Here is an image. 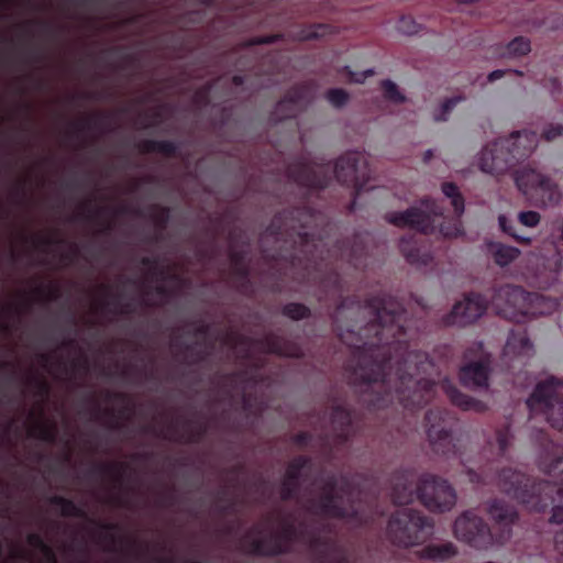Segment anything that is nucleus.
Returning <instances> with one entry per match:
<instances>
[{
    "label": "nucleus",
    "instance_id": "1",
    "mask_svg": "<svg viewBox=\"0 0 563 563\" xmlns=\"http://www.w3.org/2000/svg\"><path fill=\"white\" fill-rule=\"evenodd\" d=\"M313 221L314 210L306 205L277 212L264 231V236L284 242L273 258L303 269V277L317 287L318 301L340 299L331 316L333 331L350 349L347 379L360 389L368 409L396 402L409 411L424 407L437 391L435 382L427 377L434 364L426 352L409 350L402 302L385 292L364 302L355 296L343 297V280L327 262L324 242L305 231Z\"/></svg>",
    "mask_w": 563,
    "mask_h": 563
},
{
    "label": "nucleus",
    "instance_id": "2",
    "mask_svg": "<svg viewBox=\"0 0 563 563\" xmlns=\"http://www.w3.org/2000/svg\"><path fill=\"white\" fill-rule=\"evenodd\" d=\"M540 435L547 442V448L551 446L558 454L553 459L544 456L540 462L541 468L553 478V482L537 481L512 468H503L494 477L485 471L478 473L468 470V477L472 483L483 485L496 481L503 493L525 505L531 511L542 512L552 507L550 521L560 525L563 523V456L560 455L562 450L542 430ZM554 548L563 556V528L555 533Z\"/></svg>",
    "mask_w": 563,
    "mask_h": 563
},
{
    "label": "nucleus",
    "instance_id": "3",
    "mask_svg": "<svg viewBox=\"0 0 563 563\" xmlns=\"http://www.w3.org/2000/svg\"><path fill=\"white\" fill-rule=\"evenodd\" d=\"M378 497L375 482L364 475L329 474L320 485V493L307 499L305 509L313 516L347 519L366 526L373 518V505Z\"/></svg>",
    "mask_w": 563,
    "mask_h": 563
},
{
    "label": "nucleus",
    "instance_id": "4",
    "mask_svg": "<svg viewBox=\"0 0 563 563\" xmlns=\"http://www.w3.org/2000/svg\"><path fill=\"white\" fill-rule=\"evenodd\" d=\"M488 303L499 316L517 323L526 321L529 316L551 313L558 306L556 300L537 292H527L520 286L506 284L492 289L489 300L482 294L470 292L453 306L444 318V323L459 327L471 324L485 313Z\"/></svg>",
    "mask_w": 563,
    "mask_h": 563
},
{
    "label": "nucleus",
    "instance_id": "5",
    "mask_svg": "<svg viewBox=\"0 0 563 563\" xmlns=\"http://www.w3.org/2000/svg\"><path fill=\"white\" fill-rule=\"evenodd\" d=\"M287 175L291 181L307 190L327 188L333 175L338 183L352 188L353 199L350 202V211L355 209L356 197L371 188L367 186L371 168L363 154L356 151L346 152L333 166L331 163L317 164L301 157L288 165Z\"/></svg>",
    "mask_w": 563,
    "mask_h": 563
},
{
    "label": "nucleus",
    "instance_id": "6",
    "mask_svg": "<svg viewBox=\"0 0 563 563\" xmlns=\"http://www.w3.org/2000/svg\"><path fill=\"white\" fill-rule=\"evenodd\" d=\"M487 512L494 521L495 532L484 519L473 510H467L459 516L454 522L453 531L456 539L470 547L485 550L494 544L503 545L511 537L512 526L518 519L514 506L501 499H493L488 503Z\"/></svg>",
    "mask_w": 563,
    "mask_h": 563
},
{
    "label": "nucleus",
    "instance_id": "7",
    "mask_svg": "<svg viewBox=\"0 0 563 563\" xmlns=\"http://www.w3.org/2000/svg\"><path fill=\"white\" fill-rule=\"evenodd\" d=\"M413 481V473L409 470L393 473L390 483L394 504L407 505L417 497L430 511L445 512L454 507L456 493L446 479L426 473L420 476L416 488Z\"/></svg>",
    "mask_w": 563,
    "mask_h": 563
},
{
    "label": "nucleus",
    "instance_id": "8",
    "mask_svg": "<svg viewBox=\"0 0 563 563\" xmlns=\"http://www.w3.org/2000/svg\"><path fill=\"white\" fill-rule=\"evenodd\" d=\"M421 207H410L405 211L390 212L386 219L398 228H409L415 232L405 235L399 242V250L408 263L428 265L432 257L422 249L423 235L432 233L435 229V218L443 216V208L432 198H423Z\"/></svg>",
    "mask_w": 563,
    "mask_h": 563
},
{
    "label": "nucleus",
    "instance_id": "9",
    "mask_svg": "<svg viewBox=\"0 0 563 563\" xmlns=\"http://www.w3.org/2000/svg\"><path fill=\"white\" fill-rule=\"evenodd\" d=\"M537 132L523 130L510 134L509 137L498 139L482 151L479 167L484 173L500 175L528 157L538 146Z\"/></svg>",
    "mask_w": 563,
    "mask_h": 563
},
{
    "label": "nucleus",
    "instance_id": "10",
    "mask_svg": "<svg viewBox=\"0 0 563 563\" xmlns=\"http://www.w3.org/2000/svg\"><path fill=\"white\" fill-rule=\"evenodd\" d=\"M432 529V521L421 511L402 508L388 520L387 536L394 544L408 548L424 541Z\"/></svg>",
    "mask_w": 563,
    "mask_h": 563
},
{
    "label": "nucleus",
    "instance_id": "11",
    "mask_svg": "<svg viewBox=\"0 0 563 563\" xmlns=\"http://www.w3.org/2000/svg\"><path fill=\"white\" fill-rule=\"evenodd\" d=\"M527 407L531 418L541 413L553 429L563 431V380L550 377L538 383Z\"/></svg>",
    "mask_w": 563,
    "mask_h": 563
},
{
    "label": "nucleus",
    "instance_id": "12",
    "mask_svg": "<svg viewBox=\"0 0 563 563\" xmlns=\"http://www.w3.org/2000/svg\"><path fill=\"white\" fill-rule=\"evenodd\" d=\"M424 423L427 437L431 450L439 455H461L460 441L455 437V418L448 410L440 408L430 409L426 412Z\"/></svg>",
    "mask_w": 563,
    "mask_h": 563
},
{
    "label": "nucleus",
    "instance_id": "13",
    "mask_svg": "<svg viewBox=\"0 0 563 563\" xmlns=\"http://www.w3.org/2000/svg\"><path fill=\"white\" fill-rule=\"evenodd\" d=\"M354 419V411L346 406L335 405L332 407L331 432L320 438L321 452L325 457L331 459L336 452L347 446L356 430Z\"/></svg>",
    "mask_w": 563,
    "mask_h": 563
},
{
    "label": "nucleus",
    "instance_id": "14",
    "mask_svg": "<svg viewBox=\"0 0 563 563\" xmlns=\"http://www.w3.org/2000/svg\"><path fill=\"white\" fill-rule=\"evenodd\" d=\"M515 183L525 196H530L540 206L553 207L559 205L562 199L559 185L550 177L534 169L518 172Z\"/></svg>",
    "mask_w": 563,
    "mask_h": 563
},
{
    "label": "nucleus",
    "instance_id": "15",
    "mask_svg": "<svg viewBox=\"0 0 563 563\" xmlns=\"http://www.w3.org/2000/svg\"><path fill=\"white\" fill-rule=\"evenodd\" d=\"M308 533L298 529L291 520H285L278 533L251 540L247 553L255 556L274 558L290 552L291 544L299 536Z\"/></svg>",
    "mask_w": 563,
    "mask_h": 563
},
{
    "label": "nucleus",
    "instance_id": "16",
    "mask_svg": "<svg viewBox=\"0 0 563 563\" xmlns=\"http://www.w3.org/2000/svg\"><path fill=\"white\" fill-rule=\"evenodd\" d=\"M235 344L250 345L253 340L246 335H238L233 338ZM264 352L284 357L300 358L303 353L301 346L274 332L266 333L263 338L254 341Z\"/></svg>",
    "mask_w": 563,
    "mask_h": 563
},
{
    "label": "nucleus",
    "instance_id": "17",
    "mask_svg": "<svg viewBox=\"0 0 563 563\" xmlns=\"http://www.w3.org/2000/svg\"><path fill=\"white\" fill-rule=\"evenodd\" d=\"M442 192L446 198L451 199V205L454 210V218H443L442 222L440 223V233L444 238H457L464 233L461 221V217L465 210L464 198L460 192L459 187L454 183H443Z\"/></svg>",
    "mask_w": 563,
    "mask_h": 563
},
{
    "label": "nucleus",
    "instance_id": "18",
    "mask_svg": "<svg viewBox=\"0 0 563 563\" xmlns=\"http://www.w3.org/2000/svg\"><path fill=\"white\" fill-rule=\"evenodd\" d=\"M309 545L318 563H351L347 550L332 538L311 532Z\"/></svg>",
    "mask_w": 563,
    "mask_h": 563
},
{
    "label": "nucleus",
    "instance_id": "19",
    "mask_svg": "<svg viewBox=\"0 0 563 563\" xmlns=\"http://www.w3.org/2000/svg\"><path fill=\"white\" fill-rule=\"evenodd\" d=\"M309 100V89L303 85L291 87L279 100L271 114V120L279 122L295 118Z\"/></svg>",
    "mask_w": 563,
    "mask_h": 563
},
{
    "label": "nucleus",
    "instance_id": "20",
    "mask_svg": "<svg viewBox=\"0 0 563 563\" xmlns=\"http://www.w3.org/2000/svg\"><path fill=\"white\" fill-rule=\"evenodd\" d=\"M310 466L311 459L306 455H298L288 463L280 485V499L283 501H289L298 498L302 472Z\"/></svg>",
    "mask_w": 563,
    "mask_h": 563
},
{
    "label": "nucleus",
    "instance_id": "21",
    "mask_svg": "<svg viewBox=\"0 0 563 563\" xmlns=\"http://www.w3.org/2000/svg\"><path fill=\"white\" fill-rule=\"evenodd\" d=\"M490 366L488 360H479L465 364L460 369V380L465 387H488Z\"/></svg>",
    "mask_w": 563,
    "mask_h": 563
},
{
    "label": "nucleus",
    "instance_id": "22",
    "mask_svg": "<svg viewBox=\"0 0 563 563\" xmlns=\"http://www.w3.org/2000/svg\"><path fill=\"white\" fill-rule=\"evenodd\" d=\"M417 554L422 560L432 562H446L459 554V549L451 541L441 543L431 542L421 548Z\"/></svg>",
    "mask_w": 563,
    "mask_h": 563
},
{
    "label": "nucleus",
    "instance_id": "23",
    "mask_svg": "<svg viewBox=\"0 0 563 563\" xmlns=\"http://www.w3.org/2000/svg\"><path fill=\"white\" fill-rule=\"evenodd\" d=\"M532 350L533 345L526 330H511L504 346V356H527Z\"/></svg>",
    "mask_w": 563,
    "mask_h": 563
},
{
    "label": "nucleus",
    "instance_id": "24",
    "mask_svg": "<svg viewBox=\"0 0 563 563\" xmlns=\"http://www.w3.org/2000/svg\"><path fill=\"white\" fill-rule=\"evenodd\" d=\"M441 388L450 399V401L463 409V410H474V411H483L485 409V405L466 394H463L455 385H453L450 380L445 379L441 384Z\"/></svg>",
    "mask_w": 563,
    "mask_h": 563
},
{
    "label": "nucleus",
    "instance_id": "25",
    "mask_svg": "<svg viewBox=\"0 0 563 563\" xmlns=\"http://www.w3.org/2000/svg\"><path fill=\"white\" fill-rule=\"evenodd\" d=\"M199 343L188 344L178 340L172 341V346L179 349L184 354V362L189 365H198L206 362L211 355L213 343H203L202 347H197Z\"/></svg>",
    "mask_w": 563,
    "mask_h": 563
},
{
    "label": "nucleus",
    "instance_id": "26",
    "mask_svg": "<svg viewBox=\"0 0 563 563\" xmlns=\"http://www.w3.org/2000/svg\"><path fill=\"white\" fill-rule=\"evenodd\" d=\"M335 249V252H340L341 257L346 258L354 267L363 265L362 258L366 253L357 235L354 236L352 245H350V241H339Z\"/></svg>",
    "mask_w": 563,
    "mask_h": 563
},
{
    "label": "nucleus",
    "instance_id": "27",
    "mask_svg": "<svg viewBox=\"0 0 563 563\" xmlns=\"http://www.w3.org/2000/svg\"><path fill=\"white\" fill-rule=\"evenodd\" d=\"M137 148L143 154L159 153L167 157H175L178 153V144L168 140H144Z\"/></svg>",
    "mask_w": 563,
    "mask_h": 563
},
{
    "label": "nucleus",
    "instance_id": "28",
    "mask_svg": "<svg viewBox=\"0 0 563 563\" xmlns=\"http://www.w3.org/2000/svg\"><path fill=\"white\" fill-rule=\"evenodd\" d=\"M48 501L53 506L60 507L62 516L64 517L88 518L85 509L69 498L55 495Z\"/></svg>",
    "mask_w": 563,
    "mask_h": 563
},
{
    "label": "nucleus",
    "instance_id": "29",
    "mask_svg": "<svg viewBox=\"0 0 563 563\" xmlns=\"http://www.w3.org/2000/svg\"><path fill=\"white\" fill-rule=\"evenodd\" d=\"M490 251L494 257V262L500 267L509 265L520 254V251L517 247L500 243L493 245Z\"/></svg>",
    "mask_w": 563,
    "mask_h": 563
},
{
    "label": "nucleus",
    "instance_id": "30",
    "mask_svg": "<svg viewBox=\"0 0 563 563\" xmlns=\"http://www.w3.org/2000/svg\"><path fill=\"white\" fill-rule=\"evenodd\" d=\"M128 468L124 463H102L92 466L88 471V475L91 477L97 476H113L117 481L122 479L123 472Z\"/></svg>",
    "mask_w": 563,
    "mask_h": 563
},
{
    "label": "nucleus",
    "instance_id": "31",
    "mask_svg": "<svg viewBox=\"0 0 563 563\" xmlns=\"http://www.w3.org/2000/svg\"><path fill=\"white\" fill-rule=\"evenodd\" d=\"M530 51V40L525 36H516L503 48L499 55L503 57H520L529 54Z\"/></svg>",
    "mask_w": 563,
    "mask_h": 563
},
{
    "label": "nucleus",
    "instance_id": "32",
    "mask_svg": "<svg viewBox=\"0 0 563 563\" xmlns=\"http://www.w3.org/2000/svg\"><path fill=\"white\" fill-rule=\"evenodd\" d=\"M282 313L290 320L300 321L311 317V309L301 302H288L282 308Z\"/></svg>",
    "mask_w": 563,
    "mask_h": 563
},
{
    "label": "nucleus",
    "instance_id": "33",
    "mask_svg": "<svg viewBox=\"0 0 563 563\" xmlns=\"http://www.w3.org/2000/svg\"><path fill=\"white\" fill-rule=\"evenodd\" d=\"M29 435L52 444L56 442L57 429L55 424L37 423L30 429Z\"/></svg>",
    "mask_w": 563,
    "mask_h": 563
},
{
    "label": "nucleus",
    "instance_id": "34",
    "mask_svg": "<svg viewBox=\"0 0 563 563\" xmlns=\"http://www.w3.org/2000/svg\"><path fill=\"white\" fill-rule=\"evenodd\" d=\"M333 32V27L325 23H316L305 26L299 32V38L302 41L317 40Z\"/></svg>",
    "mask_w": 563,
    "mask_h": 563
},
{
    "label": "nucleus",
    "instance_id": "35",
    "mask_svg": "<svg viewBox=\"0 0 563 563\" xmlns=\"http://www.w3.org/2000/svg\"><path fill=\"white\" fill-rule=\"evenodd\" d=\"M498 222L501 231L511 236L517 242L521 244H529L531 242V239L529 236L519 234L516 231L515 224L510 220H508L506 216H499Z\"/></svg>",
    "mask_w": 563,
    "mask_h": 563
},
{
    "label": "nucleus",
    "instance_id": "36",
    "mask_svg": "<svg viewBox=\"0 0 563 563\" xmlns=\"http://www.w3.org/2000/svg\"><path fill=\"white\" fill-rule=\"evenodd\" d=\"M512 439V434L510 431V426H504L496 431V442H497V455L504 456L510 445Z\"/></svg>",
    "mask_w": 563,
    "mask_h": 563
},
{
    "label": "nucleus",
    "instance_id": "37",
    "mask_svg": "<svg viewBox=\"0 0 563 563\" xmlns=\"http://www.w3.org/2000/svg\"><path fill=\"white\" fill-rule=\"evenodd\" d=\"M153 213L151 214L152 220L155 222L159 230L166 229L170 220V208L159 205L152 206Z\"/></svg>",
    "mask_w": 563,
    "mask_h": 563
},
{
    "label": "nucleus",
    "instance_id": "38",
    "mask_svg": "<svg viewBox=\"0 0 563 563\" xmlns=\"http://www.w3.org/2000/svg\"><path fill=\"white\" fill-rule=\"evenodd\" d=\"M325 98L334 108H342L347 103L350 95L342 88H331Z\"/></svg>",
    "mask_w": 563,
    "mask_h": 563
},
{
    "label": "nucleus",
    "instance_id": "39",
    "mask_svg": "<svg viewBox=\"0 0 563 563\" xmlns=\"http://www.w3.org/2000/svg\"><path fill=\"white\" fill-rule=\"evenodd\" d=\"M382 88L385 99L395 103H401L405 101V97L400 93L397 85L394 81L389 79L383 80Z\"/></svg>",
    "mask_w": 563,
    "mask_h": 563
},
{
    "label": "nucleus",
    "instance_id": "40",
    "mask_svg": "<svg viewBox=\"0 0 563 563\" xmlns=\"http://www.w3.org/2000/svg\"><path fill=\"white\" fill-rule=\"evenodd\" d=\"M34 294L37 297L45 299L46 301H55L59 299L62 296L60 289L56 285H49L47 287H36L34 289Z\"/></svg>",
    "mask_w": 563,
    "mask_h": 563
},
{
    "label": "nucleus",
    "instance_id": "41",
    "mask_svg": "<svg viewBox=\"0 0 563 563\" xmlns=\"http://www.w3.org/2000/svg\"><path fill=\"white\" fill-rule=\"evenodd\" d=\"M104 119L106 115L103 113H97L95 115L84 119L80 122L74 123V126L77 131L81 132L84 130L99 128L103 123Z\"/></svg>",
    "mask_w": 563,
    "mask_h": 563
},
{
    "label": "nucleus",
    "instance_id": "42",
    "mask_svg": "<svg viewBox=\"0 0 563 563\" xmlns=\"http://www.w3.org/2000/svg\"><path fill=\"white\" fill-rule=\"evenodd\" d=\"M397 29L407 35H412L419 32V24L409 15H404L399 19Z\"/></svg>",
    "mask_w": 563,
    "mask_h": 563
},
{
    "label": "nucleus",
    "instance_id": "43",
    "mask_svg": "<svg viewBox=\"0 0 563 563\" xmlns=\"http://www.w3.org/2000/svg\"><path fill=\"white\" fill-rule=\"evenodd\" d=\"M541 220L540 213L537 211H521L518 214V221L520 224L527 228H536Z\"/></svg>",
    "mask_w": 563,
    "mask_h": 563
},
{
    "label": "nucleus",
    "instance_id": "44",
    "mask_svg": "<svg viewBox=\"0 0 563 563\" xmlns=\"http://www.w3.org/2000/svg\"><path fill=\"white\" fill-rule=\"evenodd\" d=\"M234 274L240 279V287L243 291H246L249 288H251V280L249 278L250 276V269L246 266V264L241 266H235Z\"/></svg>",
    "mask_w": 563,
    "mask_h": 563
},
{
    "label": "nucleus",
    "instance_id": "45",
    "mask_svg": "<svg viewBox=\"0 0 563 563\" xmlns=\"http://www.w3.org/2000/svg\"><path fill=\"white\" fill-rule=\"evenodd\" d=\"M461 101L460 97H453L446 99L441 107V112L435 114L434 119L437 121H446L449 113L455 108V106Z\"/></svg>",
    "mask_w": 563,
    "mask_h": 563
},
{
    "label": "nucleus",
    "instance_id": "46",
    "mask_svg": "<svg viewBox=\"0 0 563 563\" xmlns=\"http://www.w3.org/2000/svg\"><path fill=\"white\" fill-rule=\"evenodd\" d=\"M207 433L206 423H196L186 438L188 443H198Z\"/></svg>",
    "mask_w": 563,
    "mask_h": 563
},
{
    "label": "nucleus",
    "instance_id": "47",
    "mask_svg": "<svg viewBox=\"0 0 563 563\" xmlns=\"http://www.w3.org/2000/svg\"><path fill=\"white\" fill-rule=\"evenodd\" d=\"M343 70L349 75V79L352 82L362 84L366 80V78L373 76L375 71L373 69H367L361 73L352 71L349 66H344Z\"/></svg>",
    "mask_w": 563,
    "mask_h": 563
},
{
    "label": "nucleus",
    "instance_id": "48",
    "mask_svg": "<svg viewBox=\"0 0 563 563\" xmlns=\"http://www.w3.org/2000/svg\"><path fill=\"white\" fill-rule=\"evenodd\" d=\"M563 135V124H550L543 132L542 137L547 141H553L559 136Z\"/></svg>",
    "mask_w": 563,
    "mask_h": 563
},
{
    "label": "nucleus",
    "instance_id": "49",
    "mask_svg": "<svg viewBox=\"0 0 563 563\" xmlns=\"http://www.w3.org/2000/svg\"><path fill=\"white\" fill-rule=\"evenodd\" d=\"M311 441L312 434L308 431H300L292 437V442L300 448H307L311 445Z\"/></svg>",
    "mask_w": 563,
    "mask_h": 563
},
{
    "label": "nucleus",
    "instance_id": "50",
    "mask_svg": "<svg viewBox=\"0 0 563 563\" xmlns=\"http://www.w3.org/2000/svg\"><path fill=\"white\" fill-rule=\"evenodd\" d=\"M229 256H230L231 263L233 264V267L241 266V265L245 264L246 252L244 250H236V249L232 247Z\"/></svg>",
    "mask_w": 563,
    "mask_h": 563
},
{
    "label": "nucleus",
    "instance_id": "51",
    "mask_svg": "<svg viewBox=\"0 0 563 563\" xmlns=\"http://www.w3.org/2000/svg\"><path fill=\"white\" fill-rule=\"evenodd\" d=\"M36 387V394L43 398H47L51 393L49 384L42 378H32Z\"/></svg>",
    "mask_w": 563,
    "mask_h": 563
},
{
    "label": "nucleus",
    "instance_id": "52",
    "mask_svg": "<svg viewBox=\"0 0 563 563\" xmlns=\"http://www.w3.org/2000/svg\"><path fill=\"white\" fill-rule=\"evenodd\" d=\"M26 542L29 545L38 549L40 551L47 544L43 537L36 532L27 534Z\"/></svg>",
    "mask_w": 563,
    "mask_h": 563
},
{
    "label": "nucleus",
    "instance_id": "53",
    "mask_svg": "<svg viewBox=\"0 0 563 563\" xmlns=\"http://www.w3.org/2000/svg\"><path fill=\"white\" fill-rule=\"evenodd\" d=\"M99 527L107 532L103 534V538L111 543H115L117 537L111 532L119 530V526L117 523H100Z\"/></svg>",
    "mask_w": 563,
    "mask_h": 563
},
{
    "label": "nucleus",
    "instance_id": "54",
    "mask_svg": "<svg viewBox=\"0 0 563 563\" xmlns=\"http://www.w3.org/2000/svg\"><path fill=\"white\" fill-rule=\"evenodd\" d=\"M119 299H120V296H118L113 302H108L107 305L108 306L109 305L120 306L119 313H121V314H130L135 311V308H134V305L132 301L120 303Z\"/></svg>",
    "mask_w": 563,
    "mask_h": 563
},
{
    "label": "nucleus",
    "instance_id": "55",
    "mask_svg": "<svg viewBox=\"0 0 563 563\" xmlns=\"http://www.w3.org/2000/svg\"><path fill=\"white\" fill-rule=\"evenodd\" d=\"M507 73H514V74H516V75H518V76H522V71H520V70H511V69H506V70H504V69H496V70L492 71V73L488 75L487 79H488V81L494 82V81H496V80H498V79L503 78Z\"/></svg>",
    "mask_w": 563,
    "mask_h": 563
},
{
    "label": "nucleus",
    "instance_id": "56",
    "mask_svg": "<svg viewBox=\"0 0 563 563\" xmlns=\"http://www.w3.org/2000/svg\"><path fill=\"white\" fill-rule=\"evenodd\" d=\"M41 552L43 553L47 563H57V555L48 543L41 550Z\"/></svg>",
    "mask_w": 563,
    "mask_h": 563
},
{
    "label": "nucleus",
    "instance_id": "57",
    "mask_svg": "<svg viewBox=\"0 0 563 563\" xmlns=\"http://www.w3.org/2000/svg\"><path fill=\"white\" fill-rule=\"evenodd\" d=\"M210 324L200 321L198 325L195 328V335L206 338L210 332Z\"/></svg>",
    "mask_w": 563,
    "mask_h": 563
},
{
    "label": "nucleus",
    "instance_id": "58",
    "mask_svg": "<svg viewBox=\"0 0 563 563\" xmlns=\"http://www.w3.org/2000/svg\"><path fill=\"white\" fill-rule=\"evenodd\" d=\"M209 89L203 88L198 90L195 93V101L198 103L207 104L209 102V96H208Z\"/></svg>",
    "mask_w": 563,
    "mask_h": 563
},
{
    "label": "nucleus",
    "instance_id": "59",
    "mask_svg": "<svg viewBox=\"0 0 563 563\" xmlns=\"http://www.w3.org/2000/svg\"><path fill=\"white\" fill-rule=\"evenodd\" d=\"M247 373L246 372H232V373H229L225 378L231 383H235L238 380H241V379H244L246 377Z\"/></svg>",
    "mask_w": 563,
    "mask_h": 563
},
{
    "label": "nucleus",
    "instance_id": "60",
    "mask_svg": "<svg viewBox=\"0 0 563 563\" xmlns=\"http://www.w3.org/2000/svg\"><path fill=\"white\" fill-rule=\"evenodd\" d=\"M176 501V496L174 493H167V494H164L161 499H159V504L163 505V506H172L174 505Z\"/></svg>",
    "mask_w": 563,
    "mask_h": 563
},
{
    "label": "nucleus",
    "instance_id": "61",
    "mask_svg": "<svg viewBox=\"0 0 563 563\" xmlns=\"http://www.w3.org/2000/svg\"><path fill=\"white\" fill-rule=\"evenodd\" d=\"M106 399L108 401H111V400L125 401L128 399V396L125 394H123V393L107 391L106 393Z\"/></svg>",
    "mask_w": 563,
    "mask_h": 563
},
{
    "label": "nucleus",
    "instance_id": "62",
    "mask_svg": "<svg viewBox=\"0 0 563 563\" xmlns=\"http://www.w3.org/2000/svg\"><path fill=\"white\" fill-rule=\"evenodd\" d=\"M37 242L44 246H52L55 244L63 243L64 241L60 239H54V238H40V239H37Z\"/></svg>",
    "mask_w": 563,
    "mask_h": 563
},
{
    "label": "nucleus",
    "instance_id": "63",
    "mask_svg": "<svg viewBox=\"0 0 563 563\" xmlns=\"http://www.w3.org/2000/svg\"><path fill=\"white\" fill-rule=\"evenodd\" d=\"M141 264L143 266L156 269L158 262H157V258H155V257L144 256L141 260Z\"/></svg>",
    "mask_w": 563,
    "mask_h": 563
},
{
    "label": "nucleus",
    "instance_id": "64",
    "mask_svg": "<svg viewBox=\"0 0 563 563\" xmlns=\"http://www.w3.org/2000/svg\"><path fill=\"white\" fill-rule=\"evenodd\" d=\"M231 118V111L229 108L223 107L220 111V124L225 125Z\"/></svg>",
    "mask_w": 563,
    "mask_h": 563
}]
</instances>
